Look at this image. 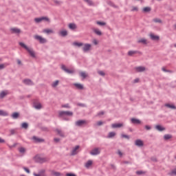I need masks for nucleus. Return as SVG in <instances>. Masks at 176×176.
Returning <instances> with one entry per match:
<instances>
[{
	"instance_id": "1",
	"label": "nucleus",
	"mask_w": 176,
	"mask_h": 176,
	"mask_svg": "<svg viewBox=\"0 0 176 176\" xmlns=\"http://www.w3.org/2000/svg\"><path fill=\"white\" fill-rule=\"evenodd\" d=\"M19 45L20 46H21V47H23V49H25V50L28 52V53L30 54L32 57H35V52H34V50H32V48L28 47L23 43H19Z\"/></svg>"
},
{
	"instance_id": "2",
	"label": "nucleus",
	"mask_w": 176,
	"mask_h": 176,
	"mask_svg": "<svg viewBox=\"0 0 176 176\" xmlns=\"http://www.w3.org/2000/svg\"><path fill=\"white\" fill-rule=\"evenodd\" d=\"M59 118H65V116H72L74 115V113L72 111H58Z\"/></svg>"
},
{
	"instance_id": "3",
	"label": "nucleus",
	"mask_w": 176,
	"mask_h": 176,
	"mask_svg": "<svg viewBox=\"0 0 176 176\" xmlns=\"http://www.w3.org/2000/svg\"><path fill=\"white\" fill-rule=\"evenodd\" d=\"M35 23H41V21H47V23L50 22V19L47 18V16H42L40 18L34 19Z\"/></svg>"
},
{
	"instance_id": "4",
	"label": "nucleus",
	"mask_w": 176,
	"mask_h": 176,
	"mask_svg": "<svg viewBox=\"0 0 176 176\" xmlns=\"http://www.w3.org/2000/svg\"><path fill=\"white\" fill-rule=\"evenodd\" d=\"M82 50L85 53H87V52H90L91 50V45L89 43L83 44Z\"/></svg>"
},
{
	"instance_id": "5",
	"label": "nucleus",
	"mask_w": 176,
	"mask_h": 176,
	"mask_svg": "<svg viewBox=\"0 0 176 176\" xmlns=\"http://www.w3.org/2000/svg\"><path fill=\"white\" fill-rule=\"evenodd\" d=\"M34 39H36V41H38L41 43H46L47 42L46 38L39 35L34 36Z\"/></svg>"
},
{
	"instance_id": "6",
	"label": "nucleus",
	"mask_w": 176,
	"mask_h": 176,
	"mask_svg": "<svg viewBox=\"0 0 176 176\" xmlns=\"http://www.w3.org/2000/svg\"><path fill=\"white\" fill-rule=\"evenodd\" d=\"M100 153L101 150L99 148H95L91 151L90 154L92 155V156H96L100 155Z\"/></svg>"
},
{
	"instance_id": "7",
	"label": "nucleus",
	"mask_w": 176,
	"mask_h": 176,
	"mask_svg": "<svg viewBox=\"0 0 176 176\" xmlns=\"http://www.w3.org/2000/svg\"><path fill=\"white\" fill-rule=\"evenodd\" d=\"M61 68L63 71H65V72H66L67 74H74V69H69L67 68V67H65V65H62Z\"/></svg>"
},
{
	"instance_id": "8",
	"label": "nucleus",
	"mask_w": 176,
	"mask_h": 176,
	"mask_svg": "<svg viewBox=\"0 0 176 176\" xmlns=\"http://www.w3.org/2000/svg\"><path fill=\"white\" fill-rule=\"evenodd\" d=\"M79 146H76L74 148H72L71 154L72 156L77 155V153L79 152Z\"/></svg>"
},
{
	"instance_id": "9",
	"label": "nucleus",
	"mask_w": 176,
	"mask_h": 176,
	"mask_svg": "<svg viewBox=\"0 0 176 176\" xmlns=\"http://www.w3.org/2000/svg\"><path fill=\"white\" fill-rule=\"evenodd\" d=\"M76 124L78 126H85V124H87V121L86 120H78L76 122Z\"/></svg>"
},
{
	"instance_id": "10",
	"label": "nucleus",
	"mask_w": 176,
	"mask_h": 176,
	"mask_svg": "<svg viewBox=\"0 0 176 176\" xmlns=\"http://www.w3.org/2000/svg\"><path fill=\"white\" fill-rule=\"evenodd\" d=\"M45 173H46V170L44 169L41 170L38 174L36 173H34L33 175L34 176H47L46 174H45Z\"/></svg>"
},
{
	"instance_id": "11",
	"label": "nucleus",
	"mask_w": 176,
	"mask_h": 176,
	"mask_svg": "<svg viewBox=\"0 0 176 176\" xmlns=\"http://www.w3.org/2000/svg\"><path fill=\"white\" fill-rule=\"evenodd\" d=\"M92 31L94 32V34L98 35L99 36H101V35H102V32H101V31L99 29L92 28Z\"/></svg>"
},
{
	"instance_id": "12",
	"label": "nucleus",
	"mask_w": 176,
	"mask_h": 176,
	"mask_svg": "<svg viewBox=\"0 0 176 176\" xmlns=\"http://www.w3.org/2000/svg\"><path fill=\"white\" fill-rule=\"evenodd\" d=\"M10 32H12V34H20V32H21V30L16 28H12L10 29Z\"/></svg>"
},
{
	"instance_id": "13",
	"label": "nucleus",
	"mask_w": 176,
	"mask_h": 176,
	"mask_svg": "<svg viewBox=\"0 0 176 176\" xmlns=\"http://www.w3.org/2000/svg\"><path fill=\"white\" fill-rule=\"evenodd\" d=\"M145 70V67L140 66L135 68V71H136V72H144Z\"/></svg>"
},
{
	"instance_id": "14",
	"label": "nucleus",
	"mask_w": 176,
	"mask_h": 176,
	"mask_svg": "<svg viewBox=\"0 0 176 176\" xmlns=\"http://www.w3.org/2000/svg\"><path fill=\"white\" fill-rule=\"evenodd\" d=\"M131 123L133 124H141V120L137 119V118H131Z\"/></svg>"
},
{
	"instance_id": "15",
	"label": "nucleus",
	"mask_w": 176,
	"mask_h": 176,
	"mask_svg": "<svg viewBox=\"0 0 176 176\" xmlns=\"http://www.w3.org/2000/svg\"><path fill=\"white\" fill-rule=\"evenodd\" d=\"M135 144L137 146H144V142H142V140H137L135 142Z\"/></svg>"
},
{
	"instance_id": "16",
	"label": "nucleus",
	"mask_w": 176,
	"mask_h": 176,
	"mask_svg": "<svg viewBox=\"0 0 176 176\" xmlns=\"http://www.w3.org/2000/svg\"><path fill=\"white\" fill-rule=\"evenodd\" d=\"M150 38L151 39H152L153 41H159V39H160V37H159V36H156L154 34H150Z\"/></svg>"
},
{
	"instance_id": "17",
	"label": "nucleus",
	"mask_w": 176,
	"mask_h": 176,
	"mask_svg": "<svg viewBox=\"0 0 176 176\" xmlns=\"http://www.w3.org/2000/svg\"><path fill=\"white\" fill-rule=\"evenodd\" d=\"M111 127L113 129H119L120 127H123V124L122 123H118V124H112Z\"/></svg>"
},
{
	"instance_id": "18",
	"label": "nucleus",
	"mask_w": 176,
	"mask_h": 176,
	"mask_svg": "<svg viewBox=\"0 0 176 176\" xmlns=\"http://www.w3.org/2000/svg\"><path fill=\"white\" fill-rule=\"evenodd\" d=\"M43 32L44 34H54V31L53 30H52V29H44L43 30Z\"/></svg>"
},
{
	"instance_id": "19",
	"label": "nucleus",
	"mask_w": 176,
	"mask_h": 176,
	"mask_svg": "<svg viewBox=\"0 0 176 176\" xmlns=\"http://www.w3.org/2000/svg\"><path fill=\"white\" fill-rule=\"evenodd\" d=\"M74 85L75 86V87H76V89H78V90H83V85L80 84V83H74Z\"/></svg>"
},
{
	"instance_id": "20",
	"label": "nucleus",
	"mask_w": 176,
	"mask_h": 176,
	"mask_svg": "<svg viewBox=\"0 0 176 176\" xmlns=\"http://www.w3.org/2000/svg\"><path fill=\"white\" fill-rule=\"evenodd\" d=\"M35 109H42V104L40 102H36L34 104Z\"/></svg>"
},
{
	"instance_id": "21",
	"label": "nucleus",
	"mask_w": 176,
	"mask_h": 176,
	"mask_svg": "<svg viewBox=\"0 0 176 176\" xmlns=\"http://www.w3.org/2000/svg\"><path fill=\"white\" fill-rule=\"evenodd\" d=\"M38 162L40 163H46V162H49L48 157H40Z\"/></svg>"
},
{
	"instance_id": "22",
	"label": "nucleus",
	"mask_w": 176,
	"mask_h": 176,
	"mask_svg": "<svg viewBox=\"0 0 176 176\" xmlns=\"http://www.w3.org/2000/svg\"><path fill=\"white\" fill-rule=\"evenodd\" d=\"M69 30H76L77 28V26H76V24L75 23H69V25H68Z\"/></svg>"
},
{
	"instance_id": "23",
	"label": "nucleus",
	"mask_w": 176,
	"mask_h": 176,
	"mask_svg": "<svg viewBox=\"0 0 176 176\" xmlns=\"http://www.w3.org/2000/svg\"><path fill=\"white\" fill-rule=\"evenodd\" d=\"M9 94V92L8 91H3L0 93V98H3L6 96H8Z\"/></svg>"
},
{
	"instance_id": "24",
	"label": "nucleus",
	"mask_w": 176,
	"mask_h": 176,
	"mask_svg": "<svg viewBox=\"0 0 176 176\" xmlns=\"http://www.w3.org/2000/svg\"><path fill=\"white\" fill-rule=\"evenodd\" d=\"M155 129L158 130V131H164V130H166V128L162 126L161 125H156Z\"/></svg>"
},
{
	"instance_id": "25",
	"label": "nucleus",
	"mask_w": 176,
	"mask_h": 176,
	"mask_svg": "<svg viewBox=\"0 0 176 176\" xmlns=\"http://www.w3.org/2000/svg\"><path fill=\"white\" fill-rule=\"evenodd\" d=\"M60 36H67L68 35V32L67 30H62L59 32Z\"/></svg>"
},
{
	"instance_id": "26",
	"label": "nucleus",
	"mask_w": 176,
	"mask_h": 176,
	"mask_svg": "<svg viewBox=\"0 0 176 176\" xmlns=\"http://www.w3.org/2000/svg\"><path fill=\"white\" fill-rule=\"evenodd\" d=\"M84 2H86L89 6H94V2L91 0H83Z\"/></svg>"
},
{
	"instance_id": "27",
	"label": "nucleus",
	"mask_w": 176,
	"mask_h": 176,
	"mask_svg": "<svg viewBox=\"0 0 176 176\" xmlns=\"http://www.w3.org/2000/svg\"><path fill=\"white\" fill-rule=\"evenodd\" d=\"M32 140L34 141V142H43V140L39 139L38 138L34 136L32 138Z\"/></svg>"
},
{
	"instance_id": "28",
	"label": "nucleus",
	"mask_w": 176,
	"mask_h": 176,
	"mask_svg": "<svg viewBox=\"0 0 176 176\" xmlns=\"http://www.w3.org/2000/svg\"><path fill=\"white\" fill-rule=\"evenodd\" d=\"M73 46H76L77 47H81V46H83V43L74 42Z\"/></svg>"
},
{
	"instance_id": "29",
	"label": "nucleus",
	"mask_w": 176,
	"mask_h": 176,
	"mask_svg": "<svg viewBox=\"0 0 176 176\" xmlns=\"http://www.w3.org/2000/svg\"><path fill=\"white\" fill-rule=\"evenodd\" d=\"M56 132L57 133V134H58V135H60V137H64V133L63 132V131H61L60 129H56Z\"/></svg>"
},
{
	"instance_id": "30",
	"label": "nucleus",
	"mask_w": 176,
	"mask_h": 176,
	"mask_svg": "<svg viewBox=\"0 0 176 176\" xmlns=\"http://www.w3.org/2000/svg\"><path fill=\"white\" fill-rule=\"evenodd\" d=\"M138 43H142L143 45H146V38H140L138 40Z\"/></svg>"
},
{
	"instance_id": "31",
	"label": "nucleus",
	"mask_w": 176,
	"mask_h": 176,
	"mask_svg": "<svg viewBox=\"0 0 176 176\" xmlns=\"http://www.w3.org/2000/svg\"><path fill=\"white\" fill-rule=\"evenodd\" d=\"M8 115H9V113H8L7 111L0 110V116H8Z\"/></svg>"
},
{
	"instance_id": "32",
	"label": "nucleus",
	"mask_w": 176,
	"mask_h": 176,
	"mask_svg": "<svg viewBox=\"0 0 176 176\" xmlns=\"http://www.w3.org/2000/svg\"><path fill=\"white\" fill-rule=\"evenodd\" d=\"M23 83H25V85H33L32 81H31V80H28V79L24 80Z\"/></svg>"
},
{
	"instance_id": "33",
	"label": "nucleus",
	"mask_w": 176,
	"mask_h": 176,
	"mask_svg": "<svg viewBox=\"0 0 176 176\" xmlns=\"http://www.w3.org/2000/svg\"><path fill=\"white\" fill-rule=\"evenodd\" d=\"M80 76H81V78H83V79H85V78H87V74L85 72H80Z\"/></svg>"
},
{
	"instance_id": "34",
	"label": "nucleus",
	"mask_w": 176,
	"mask_h": 176,
	"mask_svg": "<svg viewBox=\"0 0 176 176\" xmlns=\"http://www.w3.org/2000/svg\"><path fill=\"white\" fill-rule=\"evenodd\" d=\"M19 116H20V114L17 112L13 113L12 115V118L13 119H17V118H19Z\"/></svg>"
},
{
	"instance_id": "35",
	"label": "nucleus",
	"mask_w": 176,
	"mask_h": 176,
	"mask_svg": "<svg viewBox=\"0 0 176 176\" xmlns=\"http://www.w3.org/2000/svg\"><path fill=\"white\" fill-rule=\"evenodd\" d=\"M91 164H93V161L89 160V161L85 164V167H86L87 168H89V167H90V166H91Z\"/></svg>"
},
{
	"instance_id": "36",
	"label": "nucleus",
	"mask_w": 176,
	"mask_h": 176,
	"mask_svg": "<svg viewBox=\"0 0 176 176\" xmlns=\"http://www.w3.org/2000/svg\"><path fill=\"white\" fill-rule=\"evenodd\" d=\"M116 135V133L115 132H110L109 133V135L107 136V138H112Z\"/></svg>"
},
{
	"instance_id": "37",
	"label": "nucleus",
	"mask_w": 176,
	"mask_h": 176,
	"mask_svg": "<svg viewBox=\"0 0 176 176\" xmlns=\"http://www.w3.org/2000/svg\"><path fill=\"white\" fill-rule=\"evenodd\" d=\"M165 107H167L168 108H170L171 109H176V107L174 104H165Z\"/></svg>"
},
{
	"instance_id": "38",
	"label": "nucleus",
	"mask_w": 176,
	"mask_h": 176,
	"mask_svg": "<svg viewBox=\"0 0 176 176\" xmlns=\"http://www.w3.org/2000/svg\"><path fill=\"white\" fill-rule=\"evenodd\" d=\"M53 3L56 6H60L62 3V2L58 1V0H53Z\"/></svg>"
},
{
	"instance_id": "39",
	"label": "nucleus",
	"mask_w": 176,
	"mask_h": 176,
	"mask_svg": "<svg viewBox=\"0 0 176 176\" xmlns=\"http://www.w3.org/2000/svg\"><path fill=\"white\" fill-rule=\"evenodd\" d=\"M60 82V81L58 80H56L55 82H54L52 84V86L53 87H57V86H58V83Z\"/></svg>"
},
{
	"instance_id": "40",
	"label": "nucleus",
	"mask_w": 176,
	"mask_h": 176,
	"mask_svg": "<svg viewBox=\"0 0 176 176\" xmlns=\"http://www.w3.org/2000/svg\"><path fill=\"white\" fill-rule=\"evenodd\" d=\"M52 175L54 176H61V173H58V172H52Z\"/></svg>"
},
{
	"instance_id": "41",
	"label": "nucleus",
	"mask_w": 176,
	"mask_h": 176,
	"mask_svg": "<svg viewBox=\"0 0 176 176\" xmlns=\"http://www.w3.org/2000/svg\"><path fill=\"white\" fill-rule=\"evenodd\" d=\"M143 12H151V8H149V7L144 8H143Z\"/></svg>"
},
{
	"instance_id": "42",
	"label": "nucleus",
	"mask_w": 176,
	"mask_h": 176,
	"mask_svg": "<svg viewBox=\"0 0 176 176\" xmlns=\"http://www.w3.org/2000/svg\"><path fill=\"white\" fill-rule=\"evenodd\" d=\"M153 21H154V23H160L161 24V23H162V19L156 18V19H154L153 20Z\"/></svg>"
},
{
	"instance_id": "43",
	"label": "nucleus",
	"mask_w": 176,
	"mask_h": 176,
	"mask_svg": "<svg viewBox=\"0 0 176 176\" xmlns=\"http://www.w3.org/2000/svg\"><path fill=\"white\" fill-rule=\"evenodd\" d=\"M128 54H129V56H133V54H137V52H136V51H129V52H128Z\"/></svg>"
},
{
	"instance_id": "44",
	"label": "nucleus",
	"mask_w": 176,
	"mask_h": 176,
	"mask_svg": "<svg viewBox=\"0 0 176 176\" xmlns=\"http://www.w3.org/2000/svg\"><path fill=\"white\" fill-rule=\"evenodd\" d=\"M96 24H98V25H105L107 23H105V22L96 21Z\"/></svg>"
},
{
	"instance_id": "45",
	"label": "nucleus",
	"mask_w": 176,
	"mask_h": 176,
	"mask_svg": "<svg viewBox=\"0 0 176 176\" xmlns=\"http://www.w3.org/2000/svg\"><path fill=\"white\" fill-rule=\"evenodd\" d=\"M19 152L21 153H25V149L23 147L19 148Z\"/></svg>"
},
{
	"instance_id": "46",
	"label": "nucleus",
	"mask_w": 176,
	"mask_h": 176,
	"mask_svg": "<svg viewBox=\"0 0 176 176\" xmlns=\"http://www.w3.org/2000/svg\"><path fill=\"white\" fill-rule=\"evenodd\" d=\"M169 175H176V169H174L170 173H169Z\"/></svg>"
},
{
	"instance_id": "47",
	"label": "nucleus",
	"mask_w": 176,
	"mask_h": 176,
	"mask_svg": "<svg viewBox=\"0 0 176 176\" xmlns=\"http://www.w3.org/2000/svg\"><path fill=\"white\" fill-rule=\"evenodd\" d=\"M22 127H23V129H28V124H27L26 122H23V123L22 124Z\"/></svg>"
},
{
	"instance_id": "48",
	"label": "nucleus",
	"mask_w": 176,
	"mask_h": 176,
	"mask_svg": "<svg viewBox=\"0 0 176 176\" xmlns=\"http://www.w3.org/2000/svg\"><path fill=\"white\" fill-rule=\"evenodd\" d=\"M164 138V140H170V138H171V135H165Z\"/></svg>"
},
{
	"instance_id": "49",
	"label": "nucleus",
	"mask_w": 176,
	"mask_h": 176,
	"mask_svg": "<svg viewBox=\"0 0 176 176\" xmlns=\"http://www.w3.org/2000/svg\"><path fill=\"white\" fill-rule=\"evenodd\" d=\"M7 64H1L0 65V69H3V68H6Z\"/></svg>"
},
{
	"instance_id": "50",
	"label": "nucleus",
	"mask_w": 176,
	"mask_h": 176,
	"mask_svg": "<svg viewBox=\"0 0 176 176\" xmlns=\"http://www.w3.org/2000/svg\"><path fill=\"white\" fill-rule=\"evenodd\" d=\"M98 74H99V75H100L101 76H105V73L102 71L98 72Z\"/></svg>"
},
{
	"instance_id": "51",
	"label": "nucleus",
	"mask_w": 176,
	"mask_h": 176,
	"mask_svg": "<svg viewBox=\"0 0 176 176\" xmlns=\"http://www.w3.org/2000/svg\"><path fill=\"white\" fill-rule=\"evenodd\" d=\"M136 174L138 175H141L142 174H145V172H143L142 170H139L136 172Z\"/></svg>"
},
{
	"instance_id": "52",
	"label": "nucleus",
	"mask_w": 176,
	"mask_h": 176,
	"mask_svg": "<svg viewBox=\"0 0 176 176\" xmlns=\"http://www.w3.org/2000/svg\"><path fill=\"white\" fill-rule=\"evenodd\" d=\"M132 12H138V7H132Z\"/></svg>"
},
{
	"instance_id": "53",
	"label": "nucleus",
	"mask_w": 176,
	"mask_h": 176,
	"mask_svg": "<svg viewBox=\"0 0 176 176\" xmlns=\"http://www.w3.org/2000/svg\"><path fill=\"white\" fill-rule=\"evenodd\" d=\"M92 42L94 45H98V41L97 39H94Z\"/></svg>"
},
{
	"instance_id": "54",
	"label": "nucleus",
	"mask_w": 176,
	"mask_h": 176,
	"mask_svg": "<svg viewBox=\"0 0 176 176\" xmlns=\"http://www.w3.org/2000/svg\"><path fill=\"white\" fill-rule=\"evenodd\" d=\"M162 70L164 72H171V71H169V70L166 69V67H162Z\"/></svg>"
},
{
	"instance_id": "55",
	"label": "nucleus",
	"mask_w": 176,
	"mask_h": 176,
	"mask_svg": "<svg viewBox=\"0 0 176 176\" xmlns=\"http://www.w3.org/2000/svg\"><path fill=\"white\" fill-rule=\"evenodd\" d=\"M62 108H69V104H63L62 105Z\"/></svg>"
},
{
	"instance_id": "56",
	"label": "nucleus",
	"mask_w": 176,
	"mask_h": 176,
	"mask_svg": "<svg viewBox=\"0 0 176 176\" xmlns=\"http://www.w3.org/2000/svg\"><path fill=\"white\" fill-rule=\"evenodd\" d=\"M122 138H126L127 140H129L130 138V137H129V135H122Z\"/></svg>"
},
{
	"instance_id": "57",
	"label": "nucleus",
	"mask_w": 176,
	"mask_h": 176,
	"mask_svg": "<svg viewBox=\"0 0 176 176\" xmlns=\"http://www.w3.org/2000/svg\"><path fill=\"white\" fill-rule=\"evenodd\" d=\"M97 126H102V121H99L96 123Z\"/></svg>"
},
{
	"instance_id": "58",
	"label": "nucleus",
	"mask_w": 176,
	"mask_h": 176,
	"mask_svg": "<svg viewBox=\"0 0 176 176\" xmlns=\"http://www.w3.org/2000/svg\"><path fill=\"white\" fill-rule=\"evenodd\" d=\"M24 170L26 173H28V174H30V169L27 168H24Z\"/></svg>"
},
{
	"instance_id": "59",
	"label": "nucleus",
	"mask_w": 176,
	"mask_h": 176,
	"mask_svg": "<svg viewBox=\"0 0 176 176\" xmlns=\"http://www.w3.org/2000/svg\"><path fill=\"white\" fill-rule=\"evenodd\" d=\"M118 155H119L120 156H122V155H123V153H122V151H118Z\"/></svg>"
},
{
	"instance_id": "60",
	"label": "nucleus",
	"mask_w": 176,
	"mask_h": 176,
	"mask_svg": "<svg viewBox=\"0 0 176 176\" xmlns=\"http://www.w3.org/2000/svg\"><path fill=\"white\" fill-rule=\"evenodd\" d=\"M145 129H146V130H151V126L146 125V126H145Z\"/></svg>"
},
{
	"instance_id": "61",
	"label": "nucleus",
	"mask_w": 176,
	"mask_h": 176,
	"mask_svg": "<svg viewBox=\"0 0 176 176\" xmlns=\"http://www.w3.org/2000/svg\"><path fill=\"white\" fill-rule=\"evenodd\" d=\"M135 83H138V82H140V79L139 78H136L134 80Z\"/></svg>"
},
{
	"instance_id": "62",
	"label": "nucleus",
	"mask_w": 176,
	"mask_h": 176,
	"mask_svg": "<svg viewBox=\"0 0 176 176\" xmlns=\"http://www.w3.org/2000/svg\"><path fill=\"white\" fill-rule=\"evenodd\" d=\"M54 142H60V139H58V138H55V139H54Z\"/></svg>"
},
{
	"instance_id": "63",
	"label": "nucleus",
	"mask_w": 176,
	"mask_h": 176,
	"mask_svg": "<svg viewBox=\"0 0 176 176\" xmlns=\"http://www.w3.org/2000/svg\"><path fill=\"white\" fill-rule=\"evenodd\" d=\"M5 142V140L0 138V143L2 144Z\"/></svg>"
},
{
	"instance_id": "64",
	"label": "nucleus",
	"mask_w": 176,
	"mask_h": 176,
	"mask_svg": "<svg viewBox=\"0 0 176 176\" xmlns=\"http://www.w3.org/2000/svg\"><path fill=\"white\" fill-rule=\"evenodd\" d=\"M98 115H104V111H101L100 113H98Z\"/></svg>"
}]
</instances>
